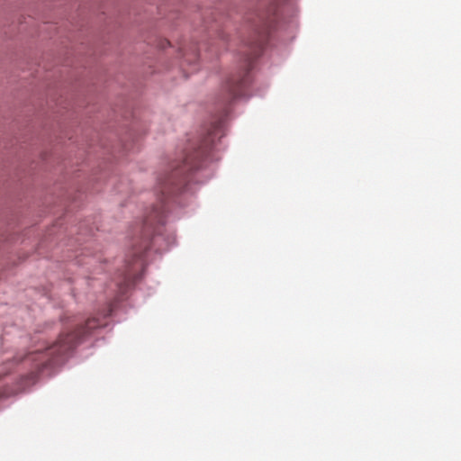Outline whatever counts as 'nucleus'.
Instances as JSON below:
<instances>
[{
	"label": "nucleus",
	"instance_id": "nucleus-3",
	"mask_svg": "<svg viewBox=\"0 0 461 461\" xmlns=\"http://www.w3.org/2000/svg\"><path fill=\"white\" fill-rule=\"evenodd\" d=\"M102 326L99 319H88L84 325H77L73 330L63 331L56 341L42 348H37L24 357L14 358L15 364L24 361L33 363L38 371L56 365L81 342V339L90 332Z\"/></svg>",
	"mask_w": 461,
	"mask_h": 461
},
{
	"label": "nucleus",
	"instance_id": "nucleus-1",
	"mask_svg": "<svg viewBox=\"0 0 461 461\" xmlns=\"http://www.w3.org/2000/svg\"><path fill=\"white\" fill-rule=\"evenodd\" d=\"M221 122H216L206 136L201 140L199 145L186 148L176 158L169 161L157 176L154 187L158 198V204L144 218L141 227V244L135 249L133 259L128 262L123 274V285L125 287L133 285L141 278L144 269L143 252L149 248L151 238L159 232V227L165 223L167 204L171 195L183 192L188 183L189 175L201 167L202 161L206 158L212 146L215 138H220Z\"/></svg>",
	"mask_w": 461,
	"mask_h": 461
},
{
	"label": "nucleus",
	"instance_id": "nucleus-4",
	"mask_svg": "<svg viewBox=\"0 0 461 461\" xmlns=\"http://www.w3.org/2000/svg\"><path fill=\"white\" fill-rule=\"evenodd\" d=\"M220 37H221V41H225V36H224L223 34H221V36H220Z\"/></svg>",
	"mask_w": 461,
	"mask_h": 461
},
{
	"label": "nucleus",
	"instance_id": "nucleus-2",
	"mask_svg": "<svg viewBox=\"0 0 461 461\" xmlns=\"http://www.w3.org/2000/svg\"><path fill=\"white\" fill-rule=\"evenodd\" d=\"M276 6L277 1L265 13L256 14L248 18L249 26L253 35L245 43V50H240V69L235 75H231L224 85V96L222 100L224 104H228L234 99L241 96L244 89L250 83L249 71L253 68L254 61L260 55L267 42V36L274 27Z\"/></svg>",
	"mask_w": 461,
	"mask_h": 461
}]
</instances>
